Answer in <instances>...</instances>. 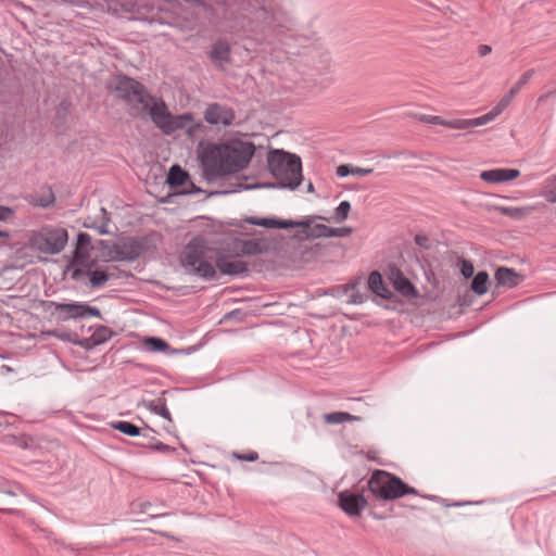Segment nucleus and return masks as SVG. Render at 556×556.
<instances>
[{"label":"nucleus","instance_id":"53","mask_svg":"<svg viewBox=\"0 0 556 556\" xmlns=\"http://www.w3.org/2000/svg\"><path fill=\"white\" fill-rule=\"evenodd\" d=\"M186 1H187V2H191V3H198V4H200V3H201V1H200V0H186Z\"/></svg>","mask_w":556,"mask_h":556},{"label":"nucleus","instance_id":"29","mask_svg":"<svg viewBox=\"0 0 556 556\" xmlns=\"http://www.w3.org/2000/svg\"><path fill=\"white\" fill-rule=\"evenodd\" d=\"M54 202V194L51 190H48L42 195L38 197L31 203L40 207H49Z\"/></svg>","mask_w":556,"mask_h":556},{"label":"nucleus","instance_id":"44","mask_svg":"<svg viewBox=\"0 0 556 556\" xmlns=\"http://www.w3.org/2000/svg\"><path fill=\"white\" fill-rule=\"evenodd\" d=\"M235 456L238 459L247 460V462H254V460H256L258 458V455L255 452H252L250 454H235Z\"/></svg>","mask_w":556,"mask_h":556},{"label":"nucleus","instance_id":"16","mask_svg":"<svg viewBox=\"0 0 556 556\" xmlns=\"http://www.w3.org/2000/svg\"><path fill=\"white\" fill-rule=\"evenodd\" d=\"M488 124V118L484 115L476 117V118H454V119H445V127L451 129L465 130L472 127H479Z\"/></svg>","mask_w":556,"mask_h":556},{"label":"nucleus","instance_id":"39","mask_svg":"<svg viewBox=\"0 0 556 556\" xmlns=\"http://www.w3.org/2000/svg\"><path fill=\"white\" fill-rule=\"evenodd\" d=\"M420 121L428 123V124H434V125H445V118L438 116V115H421Z\"/></svg>","mask_w":556,"mask_h":556},{"label":"nucleus","instance_id":"32","mask_svg":"<svg viewBox=\"0 0 556 556\" xmlns=\"http://www.w3.org/2000/svg\"><path fill=\"white\" fill-rule=\"evenodd\" d=\"M241 251L244 254H249V255L261 253L262 252L261 243L255 240L243 241Z\"/></svg>","mask_w":556,"mask_h":556},{"label":"nucleus","instance_id":"21","mask_svg":"<svg viewBox=\"0 0 556 556\" xmlns=\"http://www.w3.org/2000/svg\"><path fill=\"white\" fill-rule=\"evenodd\" d=\"M518 274L508 267H498L495 271V279L498 285L513 288L518 285Z\"/></svg>","mask_w":556,"mask_h":556},{"label":"nucleus","instance_id":"51","mask_svg":"<svg viewBox=\"0 0 556 556\" xmlns=\"http://www.w3.org/2000/svg\"><path fill=\"white\" fill-rule=\"evenodd\" d=\"M165 515H166V514H157V513H151V514H150V516H151L152 518L163 517V516H165Z\"/></svg>","mask_w":556,"mask_h":556},{"label":"nucleus","instance_id":"14","mask_svg":"<svg viewBox=\"0 0 556 556\" xmlns=\"http://www.w3.org/2000/svg\"><path fill=\"white\" fill-rule=\"evenodd\" d=\"M389 279L392 282L394 289L406 298H414L417 295V290L414 285L403 275V273L391 267L389 271Z\"/></svg>","mask_w":556,"mask_h":556},{"label":"nucleus","instance_id":"10","mask_svg":"<svg viewBox=\"0 0 556 556\" xmlns=\"http://www.w3.org/2000/svg\"><path fill=\"white\" fill-rule=\"evenodd\" d=\"M204 119L210 125L230 126L236 119L235 111L220 103H210L204 111Z\"/></svg>","mask_w":556,"mask_h":556},{"label":"nucleus","instance_id":"13","mask_svg":"<svg viewBox=\"0 0 556 556\" xmlns=\"http://www.w3.org/2000/svg\"><path fill=\"white\" fill-rule=\"evenodd\" d=\"M230 53L231 46L228 40L219 38L213 43L212 49L208 52V58L216 67L224 70L230 62Z\"/></svg>","mask_w":556,"mask_h":556},{"label":"nucleus","instance_id":"38","mask_svg":"<svg viewBox=\"0 0 556 556\" xmlns=\"http://www.w3.org/2000/svg\"><path fill=\"white\" fill-rule=\"evenodd\" d=\"M460 271H462V275L465 277V278H470L473 276V273H475V268H473V265L470 261H467V260H463L462 261V268H460Z\"/></svg>","mask_w":556,"mask_h":556},{"label":"nucleus","instance_id":"41","mask_svg":"<svg viewBox=\"0 0 556 556\" xmlns=\"http://www.w3.org/2000/svg\"><path fill=\"white\" fill-rule=\"evenodd\" d=\"M14 210L9 206L0 205V222H7L14 216Z\"/></svg>","mask_w":556,"mask_h":556},{"label":"nucleus","instance_id":"49","mask_svg":"<svg viewBox=\"0 0 556 556\" xmlns=\"http://www.w3.org/2000/svg\"><path fill=\"white\" fill-rule=\"evenodd\" d=\"M551 96V93H546L544 96H541L539 99H538V102L539 103H542L543 101H545L548 97Z\"/></svg>","mask_w":556,"mask_h":556},{"label":"nucleus","instance_id":"33","mask_svg":"<svg viewBox=\"0 0 556 556\" xmlns=\"http://www.w3.org/2000/svg\"><path fill=\"white\" fill-rule=\"evenodd\" d=\"M0 495L5 497V498H0V510L4 511V510H7V508L4 506H7L9 504V501H7V498L16 496V492L12 488L3 490L2 486L0 485ZM8 511L17 513L16 510H13V509H8Z\"/></svg>","mask_w":556,"mask_h":556},{"label":"nucleus","instance_id":"8","mask_svg":"<svg viewBox=\"0 0 556 556\" xmlns=\"http://www.w3.org/2000/svg\"><path fill=\"white\" fill-rule=\"evenodd\" d=\"M148 251V242L141 238H123L115 242L111 249V256L115 261L131 262Z\"/></svg>","mask_w":556,"mask_h":556},{"label":"nucleus","instance_id":"28","mask_svg":"<svg viewBox=\"0 0 556 556\" xmlns=\"http://www.w3.org/2000/svg\"><path fill=\"white\" fill-rule=\"evenodd\" d=\"M89 276L92 288H100L104 286L111 277L108 273L103 270H93L89 274Z\"/></svg>","mask_w":556,"mask_h":556},{"label":"nucleus","instance_id":"24","mask_svg":"<svg viewBox=\"0 0 556 556\" xmlns=\"http://www.w3.org/2000/svg\"><path fill=\"white\" fill-rule=\"evenodd\" d=\"M324 420L329 425H339L345 421L361 420V417L351 415L345 412H333L324 415Z\"/></svg>","mask_w":556,"mask_h":556},{"label":"nucleus","instance_id":"18","mask_svg":"<svg viewBox=\"0 0 556 556\" xmlns=\"http://www.w3.org/2000/svg\"><path fill=\"white\" fill-rule=\"evenodd\" d=\"M368 287L375 294L382 299L391 298V291L386 287L382 276L378 271L370 273L368 277Z\"/></svg>","mask_w":556,"mask_h":556},{"label":"nucleus","instance_id":"50","mask_svg":"<svg viewBox=\"0 0 556 556\" xmlns=\"http://www.w3.org/2000/svg\"><path fill=\"white\" fill-rule=\"evenodd\" d=\"M79 275H81V270L75 269L73 273V278L76 279V278H78Z\"/></svg>","mask_w":556,"mask_h":556},{"label":"nucleus","instance_id":"9","mask_svg":"<svg viewBox=\"0 0 556 556\" xmlns=\"http://www.w3.org/2000/svg\"><path fill=\"white\" fill-rule=\"evenodd\" d=\"M50 305L53 306L56 312H60L59 318L63 321L88 316L101 317V312L98 307L89 306L86 303H59L52 301Z\"/></svg>","mask_w":556,"mask_h":556},{"label":"nucleus","instance_id":"11","mask_svg":"<svg viewBox=\"0 0 556 556\" xmlns=\"http://www.w3.org/2000/svg\"><path fill=\"white\" fill-rule=\"evenodd\" d=\"M315 219H324V217L308 216L301 220H293L292 228H301V236L305 239L327 238L328 226L314 224Z\"/></svg>","mask_w":556,"mask_h":556},{"label":"nucleus","instance_id":"55","mask_svg":"<svg viewBox=\"0 0 556 556\" xmlns=\"http://www.w3.org/2000/svg\"><path fill=\"white\" fill-rule=\"evenodd\" d=\"M161 535L166 536V538H169V534H168V533H166V532H161Z\"/></svg>","mask_w":556,"mask_h":556},{"label":"nucleus","instance_id":"54","mask_svg":"<svg viewBox=\"0 0 556 556\" xmlns=\"http://www.w3.org/2000/svg\"><path fill=\"white\" fill-rule=\"evenodd\" d=\"M313 189H314V188H313V184H312V182H309V184H308V186H307V190H308V191H313Z\"/></svg>","mask_w":556,"mask_h":556},{"label":"nucleus","instance_id":"12","mask_svg":"<svg viewBox=\"0 0 556 556\" xmlns=\"http://www.w3.org/2000/svg\"><path fill=\"white\" fill-rule=\"evenodd\" d=\"M339 506L349 516H359L367 506V500L363 494L344 491L339 495Z\"/></svg>","mask_w":556,"mask_h":556},{"label":"nucleus","instance_id":"1","mask_svg":"<svg viewBox=\"0 0 556 556\" xmlns=\"http://www.w3.org/2000/svg\"><path fill=\"white\" fill-rule=\"evenodd\" d=\"M255 146L243 139H232L222 144H208L201 155L205 178L211 181L248 166Z\"/></svg>","mask_w":556,"mask_h":556},{"label":"nucleus","instance_id":"37","mask_svg":"<svg viewBox=\"0 0 556 556\" xmlns=\"http://www.w3.org/2000/svg\"><path fill=\"white\" fill-rule=\"evenodd\" d=\"M147 342L154 351H165L168 346L167 342L160 338H149Z\"/></svg>","mask_w":556,"mask_h":556},{"label":"nucleus","instance_id":"40","mask_svg":"<svg viewBox=\"0 0 556 556\" xmlns=\"http://www.w3.org/2000/svg\"><path fill=\"white\" fill-rule=\"evenodd\" d=\"M101 213L103 215V223H102V225L97 227V229H98L99 233L108 235L109 233L108 224L110 222V217L108 216V212L104 207H101Z\"/></svg>","mask_w":556,"mask_h":556},{"label":"nucleus","instance_id":"31","mask_svg":"<svg viewBox=\"0 0 556 556\" xmlns=\"http://www.w3.org/2000/svg\"><path fill=\"white\" fill-rule=\"evenodd\" d=\"M351 210V203L349 201H342L336 208V220L342 223L348 218Z\"/></svg>","mask_w":556,"mask_h":556},{"label":"nucleus","instance_id":"27","mask_svg":"<svg viewBox=\"0 0 556 556\" xmlns=\"http://www.w3.org/2000/svg\"><path fill=\"white\" fill-rule=\"evenodd\" d=\"M111 426L113 429L118 430L122 433L129 435V437L141 435L140 428L129 421H123V420L114 421L111 424Z\"/></svg>","mask_w":556,"mask_h":556},{"label":"nucleus","instance_id":"45","mask_svg":"<svg viewBox=\"0 0 556 556\" xmlns=\"http://www.w3.org/2000/svg\"><path fill=\"white\" fill-rule=\"evenodd\" d=\"M374 172L372 168H362V167H353L352 168V175L355 176H366Z\"/></svg>","mask_w":556,"mask_h":556},{"label":"nucleus","instance_id":"2","mask_svg":"<svg viewBox=\"0 0 556 556\" xmlns=\"http://www.w3.org/2000/svg\"><path fill=\"white\" fill-rule=\"evenodd\" d=\"M268 168L278 180L279 188L295 189L302 179L301 159L282 150H271L267 157Z\"/></svg>","mask_w":556,"mask_h":556},{"label":"nucleus","instance_id":"25","mask_svg":"<svg viewBox=\"0 0 556 556\" xmlns=\"http://www.w3.org/2000/svg\"><path fill=\"white\" fill-rule=\"evenodd\" d=\"M144 407L148 408L150 412L162 416L163 418L167 420H172L170 413L166 406V402L163 399H159L156 401H149L143 403Z\"/></svg>","mask_w":556,"mask_h":556},{"label":"nucleus","instance_id":"19","mask_svg":"<svg viewBox=\"0 0 556 556\" xmlns=\"http://www.w3.org/2000/svg\"><path fill=\"white\" fill-rule=\"evenodd\" d=\"M248 223L265 228H277V229H288L292 228L293 220L291 219H277V218H257L251 217L247 219Z\"/></svg>","mask_w":556,"mask_h":556},{"label":"nucleus","instance_id":"20","mask_svg":"<svg viewBox=\"0 0 556 556\" xmlns=\"http://www.w3.org/2000/svg\"><path fill=\"white\" fill-rule=\"evenodd\" d=\"M91 244V237L86 232H80L77 236V245L74 254L75 263H84L88 257V250Z\"/></svg>","mask_w":556,"mask_h":556},{"label":"nucleus","instance_id":"5","mask_svg":"<svg viewBox=\"0 0 556 556\" xmlns=\"http://www.w3.org/2000/svg\"><path fill=\"white\" fill-rule=\"evenodd\" d=\"M113 91L129 105L130 113L136 116H142L153 100L142 84L127 76L116 77Z\"/></svg>","mask_w":556,"mask_h":556},{"label":"nucleus","instance_id":"6","mask_svg":"<svg viewBox=\"0 0 556 556\" xmlns=\"http://www.w3.org/2000/svg\"><path fill=\"white\" fill-rule=\"evenodd\" d=\"M68 233L62 227L45 226L29 236V247L45 254H59L66 245Z\"/></svg>","mask_w":556,"mask_h":556},{"label":"nucleus","instance_id":"48","mask_svg":"<svg viewBox=\"0 0 556 556\" xmlns=\"http://www.w3.org/2000/svg\"><path fill=\"white\" fill-rule=\"evenodd\" d=\"M546 199L549 201V202H555L556 201V194L552 191H549L547 194H546Z\"/></svg>","mask_w":556,"mask_h":556},{"label":"nucleus","instance_id":"23","mask_svg":"<svg viewBox=\"0 0 556 556\" xmlns=\"http://www.w3.org/2000/svg\"><path fill=\"white\" fill-rule=\"evenodd\" d=\"M187 178V172H185L179 165H173L168 170L166 182L170 187H179L186 181Z\"/></svg>","mask_w":556,"mask_h":556},{"label":"nucleus","instance_id":"7","mask_svg":"<svg viewBox=\"0 0 556 556\" xmlns=\"http://www.w3.org/2000/svg\"><path fill=\"white\" fill-rule=\"evenodd\" d=\"M146 114H149L152 122L166 135H169L177 129L184 128L187 123L192 119L191 114L173 116L167 110L164 101H156L154 99L149 103V108L142 116Z\"/></svg>","mask_w":556,"mask_h":556},{"label":"nucleus","instance_id":"34","mask_svg":"<svg viewBox=\"0 0 556 556\" xmlns=\"http://www.w3.org/2000/svg\"><path fill=\"white\" fill-rule=\"evenodd\" d=\"M501 212L506 216H509L513 218H520L526 215L528 210L523 208V207L505 206V207H501Z\"/></svg>","mask_w":556,"mask_h":556},{"label":"nucleus","instance_id":"46","mask_svg":"<svg viewBox=\"0 0 556 556\" xmlns=\"http://www.w3.org/2000/svg\"><path fill=\"white\" fill-rule=\"evenodd\" d=\"M491 51H492V48L488 45H481L478 48V53L480 56H485V55L490 54Z\"/></svg>","mask_w":556,"mask_h":556},{"label":"nucleus","instance_id":"42","mask_svg":"<svg viewBox=\"0 0 556 556\" xmlns=\"http://www.w3.org/2000/svg\"><path fill=\"white\" fill-rule=\"evenodd\" d=\"M415 242H416V244H418L419 247H421L424 249L430 248L429 238L425 235H416Z\"/></svg>","mask_w":556,"mask_h":556},{"label":"nucleus","instance_id":"4","mask_svg":"<svg viewBox=\"0 0 556 556\" xmlns=\"http://www.w3.org/2000/svg\"><path fill=\"white\" fill-rule=\"evenodd\" d=\"M368 489L378 500L393 501L407 494L418 495V491L406 484L397 476L384 470H376L368 480Z\"/></svg>","mask_w":556,"mask_h":556},{"label":"nucleus","instance_id":"47","mask_svg":"<svg viewBox=\"0 0 556 556\" xmlns=\"http://www.w3.org/2000/svg\"><path fill=\"white\" fill-rule=\"evenodd\" d=\"M151 508H152V504L149 502L142 503L140 505V509L142 513H150Z\"/></svg>","mask_w":556,"mask_h":556},{"label":"nucleus","instance_id":"35","mask_svg":"<svg viewBox=\"0 0 556 556\" xmlns=\"http://www.w3.org/2000/svg\"><path fill=\"white\" fill-rule=\"evenodd\" d=\"M351 232H352V228H350V227H339V228L328 227L327 238H331V237H346Z\"/></svg>","mask_w":556,"mask_h":556},{"label":"nucleus","instance_id":"26","mask_svg":"<svg viewBox=\"0 0 556 556\" xmlns=\"http://www.w3.org/2000/svg\"><path fill=\"white\" fill-rule=\"evenodd\" d=\"M489 274L479 271L471 281V289L478 295H483L488 291Z\"/></svg>","mask_w":556,"mask_h":556},{"label":"nucleus","instance_id":"17","mask_svg":"<svg viewBox=\"0 0 556 556\" xmlns=\"http://www.w3.org/2000/svg\"><path fill=\"white\" fill-rule=\"evenodd\" d=\"M216 266L225 275H239L248 270L245 263L238 260L219 258Z\"/></svg>","mask_w":556,"mask_h":556},{"label":"nucleus","instance_id":"36","mask_svg":"<svg viewBox=\"0 0 556 556\" xmlns=\"http://www.w3.org/2000/svg\"><path fill=\"white\" fill-rule=\"evenodd\" d=\"M111 336V331L106 327L99 328L92 336L94 343H103Z\"/></svg>","mask_w":556,"mask_h":556},{"label":"nucleus","instance_id":"15","mask_svg":"<svg viewBox=\"0 0 556 556\" xmlns=\"http://www.w3.org/2000/svg\"><path fill=\"white\" fill-rule=\"evenodd\" d=\"M519 175L520 172L515 168H495L481 172L480 178L489 184H500L513 180L519 177Z\"/></svg>","mask_w":556,"mask_h":556},{"label":"nucleus","instance_id":"22","mask_svg":"<svg viewBox=\"0 0 556 556\" xmlns=\"http://www.w3.org/2000/svg\"><path fill=\"white\" fill-rule=\"evenodd\" d=\"M515 96L516 94L511 93L510 90L504 94L498 103L490 112L484 114V117L488 118V123L495 119L510 104Z\"/></svg>","mask_w":556,"mask_h":556},{"label":"nucleus","instance_id":"3","mask_svg":"<svg viewBox=\"0 0 556 556\" xmlns=\"http://www.w3.org/2000/svg\"><path fill=\"white\" fill-rule=\"evenodd\" d=\"M210 249L205 239L195 237L184 248L180 262L188 273L198 275L204 279H213L216 270L213 264L207 260Z\"/></svg>","mask_w":556,"mask_h":556},{"label":"nucleus","instance_id":"43","mask_svg":"<svg viewBox=\"0 0 556 556\" xmlns=\"http://www.w3.org/2000/svg\"><path fill=\"white\" fill-rule=\"evenodd\" d=\"M337 175L339 177H346L349 175H352V168L348 164H342L337 167Z\"/></svg>","mask_w":556,"mask_h":556},{"label":"nucleus","instance_id":"30","mask_svg":"<svg viewBox=\"0 0 556 556\" xmlns=\"http://www.w3.org/2000/svg\"><path fill=\"white\" fill-rule=\"evenodd\" d=\"M533 74H534V70H529V71L525 72L520 76L518 81L510 88L511 93L517 94L522 89V87L528 84V81L531 79Z\"/></svg>","mask_w":556,"mask_h":556},{"label":"nucleus","instance_id":"52","mask_svg":"<svg viewBox=\"0 0 556 556\" xmlns=\"http://www.w3.org/2000/svg\"><path fill=\"white\" fill-rule=\"evenodd\" d=\"M9 236L5 231H0V238H7Z\"/></svg>","mask_w":556,"mask_h":556}]
</instances>
